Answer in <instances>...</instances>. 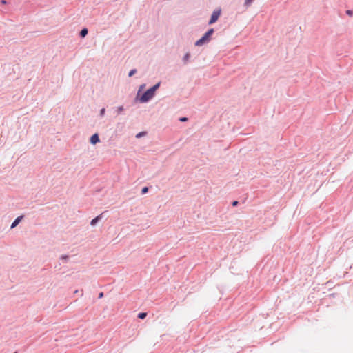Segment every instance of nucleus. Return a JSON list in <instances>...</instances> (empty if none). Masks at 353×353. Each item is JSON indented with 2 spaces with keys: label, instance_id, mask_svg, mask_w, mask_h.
<instances>
[{
  "label": "nucleus",
  "instance_id": "1",
  "mask_svg": "<svg viewBox=\"0 0 353 353\" xmlns=\"http://www.w3.org/2000/svg\"><path fill=\"white\" fill-rule=\"evenodd\" d=\"M214 32V31L213 28L209 29L201 39L195 42L194 45L196 46H201L205 43H208L210 41V37L213 34Z\"/></svg>",
  "mask_w": 353,
  "mask_h": 353
},
{
  "label": "nucleus",
  "instance_id": "2",
  "mask_svg": "<svg viewBox=\"0 0 353 353\" xmlns=\"http://www.w3.org/2000/svg\"><path fill=\"white\" fill-rule=\"evenodd\" d=\"M154 95L155 94L149 88L140 97L139 100L141 103H147L151 100Z\"/></svg>",
  "mask_w": 353,
  "mask_h": 353
},
{
  "label": "nucleus",
  "instance_id": "3",
  "mask_svg": "<svg viewBox=\"0 0 353 353\" xmlns=\"http://www.w3.org/2000/svg\"><path fill=\"white\" fill-rule=\"evenodd\" d=\"M221 8H217V9L214 10L211 15L210 19L208 22V24L212 25V24L214 23L218 20L219 17L221 15Z\"/></svg>",
  "mask_w": 353,
  "mask_h": 353
},
{
  "label": "nucleus",
  "instance_id": "4",
  "mask_svg": "<svg viewBox=\"0 0 353 353\" xmlns=\"http://www.w3.org/2000/svg\"><path fill=\"white\" fill-rule=\"evenodd\" d=\"M90 141L93 145H95L96 143H99L100 141V139L98 134L96 133L92 135Z\"/></svg>",
  "mask_w": 353,
  "mask_h": 353
},
{
  "label": "nucleus",
  "instance_id": "5",
  "mask_svg": "<svg viewBox=\"0 0 353 353\" xmlns=\"http://www.w3.org/2000/svg\"><path fill=\"white\" fill-rule=\"evenodd\" d=\"M191 54L190 52L185 53V54L182 58V61L184 65L188 64L190 61Z\"/></svg>",
  "mask_w": 353,
  "mask_h": 353
},
{
  "label": "nucleus",
  "instance_id": "6",
  "mask_svg": "<svg viewBox=\"0 0 353 353\" xmlns=\"http://www.w3.org/2000/svg\"><path fill=\"white\" fill-rule=\"evenodd\" d=\"M102 216H103V214H99V216H96L94 219H93L91 222H90V225L92 226H94L96 225V224L100 221L102 219Z\"/></svg>",
  "mask_w": 353,
  "mask_h": 353
},
{
  "label": "nucleus",
  "instance_id": "7",
  "mask_svg": "<svg viewBox=\"0 0 353 353\" xmlns=\"http://www.w3.org/2000/svg\"><path fill=\"white\" fill-rule=\"evenodd\" d=\"M23 219V216H18L13 222L11 224V228H15L19 223L20 221H21V219Z\"/></svg>",
  "mask_w": 353,
  "mask_h": 353
},
{
  "label": "nucleus",
  "instance_id": "8",
  "mask_svg": "<svg viewBox=\"0 0 353 353\" xmlns=\"http://www.w3.org/2000/svg\"><path fill=\"white\" fill-rule=\"evenodd\" d=\"M88 33V30L86 28H83L80 32V37H85Z\"/></svg>",
  "mask_w": 353,
  "mask_h": 353
},
{
  "label": "nucleus",
  "instance_id": "9",
  "mask_svg": "<svg viewBox=\"0 0 353 353\" xmlns=\"http://www.w3.org/2000/svg\"><path fill=\"white\" fill-rule=\"evenodd\" d=\"M160 85H161V82H158L157 83H156L154 85H153L150 89L151 90H152V92L155 94V92L159 88Z\"/></svg>",
  "mask_w": 353,
  "mask_h": 353
},
{
  "label": "nucleus",
  "instance_id": "10",
  "mask_svg": "<svg viewBox=\"0 0 353 353\" xmlns=\"http://www.w3.org/2000/svg\"><path fill=\"white\" fill-rule=\"evenodd\" d=\"M160 85H161V82H158L157 83H156L154 85H153L150 89L151 90H152V92L155 94V92L159 88Z\"/></svg>",
  "mask_w": 353,
  "mask_h": 353
},
{
  "label": "nucleus",
  "instance_id": "11",
  "mask_svg": "<svg viewBox=\"0 0 353 353\" xmlns=\"http://www.w3.org/2000/svg\"><path fill=\"white\" fill-rule=\"evenodd\" d=\"M147 316V313L141 312L138 314V317L141 319H144Z\"/></svg>",
  "mask_w": 353,
  "mask_h": 353
},
{
  "label": "nucleus",
  "instance_id": "12",
  "mask_svg": "<svg viewBox=\"0 0 353 353\" xmlns=\"http://www.w3.org/2000/svg\"><path fill=\"white\" fill-rule=\"evenodd\" d=\"M124 110L123 106H119L117 108L116 112L118 114H121Z\"/></svg>",
  "mask_w": 353,
  "mask_h": 353
},
{
  "label": "nucleus",
  "instance_id": "13",
  "mask_svg": "<svg viewBox=\"0 0 353 353\" xmlns=\"http://www.w3.org/2000/svg\"><path fill=\"white\" fill-rule=\"evenodd\" d=\"M136 73H137V70H136V69H132V70H131L129 72L128 77H132L134 74H135Z\"/></svg>",
  "mask_w": 353,
  "mask_h": 353
},
{
  "label": "nucleus",
  "instance_id": "14",
  "mask_svg": "<svg viewBox=\"0 0 353 353\" xmlns=\"http://www.w3.org/2000/svg\"><path fill=\"white\" fill-rule=\"evenodd\" d=\"M148 192V187H144L142 188L141 190V194H146L147 192Z\"/></svg>",
  "mask_w": 353,
  "mask_h": 353
},
{
  "label": "nucleus",
  "instance_id": "15",
  "mask_svg": "<svg viewBox=\"0 0 353 353\" xmlns=\"http://www.w3.org/2000/svg\"><path fill=\"white\" fill-rule=\"evenodd\" d=\"M105 109L104 108H101L99 112V115L102 117L105 115Z\"/></svg>",
  "mask_w": 353,
  "mask_h": 353
},
{
  "label": "nucleus",
  "instance_id": "16",
  "mask_svg": "<svg viewBox=\"0 0 353 353\" xmlns=\"http://www.w3.org/2000/svg\"><path fill=\"white\" fill-rule=\"evenodd\" d=\"M146 133L145 132H141L139 133H138L137 135H136V137L137 138H140L143 136H144Z\"/></svg>",
  "mask_w": 353,
  "mask_h": 353
},
{
  "label": "nucleus",
  "instance_id": "17",
  "mask_svg": "<svg viewBox=\"0 0 353 353\" xmlns=\"http://www.w3.org/2000/svg\"><path fill=\"white\" fill-rule=\"evenodd\" d=\"M61 260H63L65 261H67L68 259H69V256L68 255H62L60 258Z\"/></svg>",
  "mask_w": 353,
  "mask_h": 353
},
{
  "label": "nucleus",
  "instance_id": "18",
  "mask_svg": "<svg viewBox=\"0 0 353 353\" xmlns=\"http://www.w3.org/2000/svg\"><path fill=\"white\" fill-rule=\"evenodd\" d=\"M254 0H245V5L250 6Z\"/></svg>",
  "mask_w": 353,
  "mask_h": 353
},
{
  "label": "nucleus",
  "instance_id": "19",
  "mask_svg": "<svg viewBox=\"0 0 353 353\" xmlns=\"http://www.w3.org/2000/svg\"><path fill=\"white\" fill-rule=\"evenodd\" d=\"M145 84H142L139 86V91H138V94L137 95L139 94V92L145 88Z\"/></svg>",
  "mask_w": 353,
  "mask_h": 353
},
{
  "label": "nucleus",
  "instance_id": "20",
  "mask_svg": "<svg viewBox=\"0 0 353 353\" xmlns=\"http://www.w3.org/2000/svg\"><path fill=\"white\" fill-rule=\"evenodd\" d=\"M346 14L350 17H352L353 15V11L352 10H347L346 11Z\"/></svg>",
  "mask_w": 353,
  "mask_h": 353
},
{
  "label": "nucleus",
  "instance_id": "21",
  "mask_svg": "<svg viewBox=\"0 0 353 353\" xmlns=\"http://www.w3.org/2000/svg\"><path fill=\"white\" fill-rule=\"evenodd\" d=\"M179 121L181 122H185L188 121V118L187 117H181V118H179Z\"/></svg>",
  "mask_w": 353,
  "mask_h": 353
},
{
  "label": "nucleus",
  "instance_id": "22",
  "mask_svg": "<svg viewBox=\"0 0 353 353\" xmlns=\"http://www.w3.org/2000/svg\"><path fill=\"white\" fill-rule=\"evenodd\" d=\"M238 205V201H234L232 202V205L233 206H236Z\"/></svg>",
  "mask_w": 353,
  "mask_h": 353
},
{
  "label": "nucleus",
  "instance_id": "23",
  "mask_svg": "<svg viewBox=\"0 0 353 353\" xmlns=\"http://www.w3.org/2000/svg\"><path fill=\"white\" fill-rule=\"evenodd\" d=\"M102 297H103V292H101V293H99V299H101V298H102Z\"/></svg>",
  "mask_w": 353,
  "mask_h": 353
},
{
  "label": "nucleus",
  "instance_id": "24",
  "mask_svg": "<svg viewBox=\"0 0 353 353\" xmlns=\"http://www.w3.org/2000/svg\"><path fill=\"white\" fill-rule=\"evenodd\" d=\"M1 3H6V1H5V0H2V1H1Z\"/></svg>",
  "mask_w": 353,
  "mask_h": 353
},
{
  "label": "nucleus",
  "instance_id": "25",
  "mask_svg": "<svg viewBox=\"0 0 353 353\" xmlns=\"http://www.w3.org/2000/svg\"><path fill=\"white\" fill-rule=\"evenodd\" d=\"M14 353H17V352H14Z\"/></svg>",
  "mask_w": 353,
  "mask_h": 353
}]
</instances>
